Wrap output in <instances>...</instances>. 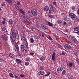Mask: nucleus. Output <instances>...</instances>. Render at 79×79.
<instances>
[{"instance_id": "nucleus-2", "label": "nucleus", "mask_w": 79, "mask_h": 79, "mask_svg": "<svg viewBox=\"0 0 79 79\" xmlns=\"http://www.w3.org/2000/svg\"><path fill=\"white\" fill-rule=\"evenodd\" d=\"M0 36L5 41H7L8 40V36L6 35H5L3 34H1Z\"/></svg>"}, {"instance_id": "nucleus-38", "label": "nucleus", "mask_w": 79, "mask_h": 79, "mask_svg": "<svg viewBox=\"0 0 79 79\" xmlns=\"http://www.w3.org/2000/svg\"><path fill=\"white\" fill-rule=\"evenodd\" d=\"M48 16L50 18L52 19L53 18V16L52 15H48Z\"/></svg>"}, {"instance_id": "nucleus-58", "label": "nucleus", "mask_w": 79, "mask_h": 79, "mask_svg": "<svg viewBox=\"0 0 79 79\" xmlns=\"http://www.w3.org/2000/svg\"><path fill=\"white\" fill-rule=\"evenodd\" d=\"M74 33H75V34H79V31H77V32H75Z\"/></svg>"}, {"instance_id": "nucleus-49", "label": "nucleus", "mask_w": 79, "mask_h": 79, "mask_svg": "<svg viewBox=\"0 0 79 79\" xmlns=\"http://www.w3.org/2000/svg\"><path fill=\"white\" fill-rule=\"evenodd\" d=\"M25 60H26L27 61H29V58L28 57H26L25 58Z\"/></svg>"}, {"instance_id": "nucleus-39", "label": "nucleus", "mask_w": 79, "mask_h": 79, "mask_svg": "<svg viewBox=\"0 0 79 79\" xmlns=\"http://www.w3.org/2000/svg\"><path fill=\"white\" fill-rule=\"evenodd\" d=\"M36 27H37L38 28H39V29H40V26L39 25H36L35 26Z\"/></svg>"}, {"instance_id": "nucleus-41", "label": "nucleus", "mask_w": 79, "mask_h": 79, "mask_svg": "<svg viewBox=\"0 0 79 79\" xmlns=\"http://www.w3.org/2000/svg\"><path fill=\"white\" fill-rule=\"evenodd\" d=\"M40 71H42V70H44V67H43L42 66L40 67Z\"/></svg>"}, {"instance_id": "nucleus-8", "label": "nucleus", "mask_w": 79, "mask_h": 79, "mask_svg": "<svg viewBox=\"0 0 79 79\" xmlns=\"http://www.w3.org/2000/svg\"><path fill=\"white\" fill-rule=\"evenodd\" d=\"M38 74L39 75H40V76L44 75V74H45V72L41 70L40 71H39L38 73Z\"/></svg>"}, {"instance_id": "nucleus-16", "label": "nucleus", "mask_w": 79, "mask_h": 79, "mask_svg": "<svg viewBox=\"0 0 79 79\" xmlns=\"http://www.w3.org/2000/svg\"><path fill=\"white\" fill-rule=\"evenodd\" d=\"M5 2H6L7 3L11 5L12 4V1L11 0H5Z\"/></svg>"}, {"instance_id": "nucleus-54", "label": "nucleus", "mask_w": 79, "mask_h": 79, "mask_svg": "<svg viewBox=\"0 0 79 79\" xmlns=\"http://www.w3.org/2000/svg\"><path fill=\"white\" fill-rule=\"evenodd\" d=\"M34 53L33 52H31L30 53V54L31 55H34Z\"/></svg>"}, {"instance_id": "nucleus-46", "label": "nucleus", "mask_w": 79, "mask_h": 79, "mask_svg": "<svg viewBox=\"0 0 79 79\" xmlns=\"http://www.w3.org/2000/svg\"><path fill=\"white\" fill-rule=\"evenodd\" d=\"M15 39L14 38H13V39L12 40V42H15Z\"/></svg>"}, {"instance_id": "nucleus-20", "label": "nucleus", "mask_w": 79, "mask_h": 79, "mask_svg": "<svg viewBox=\"0 0 79 79\" xmlns=\"http://www.w3.org/2000/svg\"><path fill=\"white\" fill-rule=\"evenodd\" d=\"M65 20L68 23H70L71 22V19L69 18H66L65 19Z\"/></svg>"}, {"instance_id": "nucleus-32", "label": "nucleus", "mask_w": 79, "mask_h": 79, "mask_svg": "<svg viewBox=\"0 0 79 79\" xmlns=\"http://www.w3.org/2000/svg\"><path fill=\"white\" fill-rule=\"evenodd\" d=\"M17 5H19L20 6H21V2H20L19 1H17Z\"/></svg>"}, {"instance_id": "nucleus-34", "label": "nucleus", "mask_w": 79, "mask_h": 79, "mask_svg": "<svg viewBox=\"0 0 79 79\" xmlns=\"http://www.w3.org/2000/svg\"><path fill=\"white\" fill-rule=\"evenodd\" d=\"M9 74L10 77H13V74L11 73H10Z\"/></svg>"}, {"instance_id": "nucleus-25", "label": "nucleus", "mask_w": 79, "mask_h": 79, "mask_svg": "<svg viewBox=\"0 0 79 79\" xmlns=\"http://www.w3.org/2000/svg\"><path fill=\"white\" fill-rule=\"evenodd\" d=\"M69 67H72L73 65V66L74 65V64H73V63H72V62H70L69 63Z\"/></svg>"}, {"instance_id": "nucleus-6", "label": "nucleus", "mask_w": 79, "mask_h": 79, "mask_svg": "<svg viewBox=\"0 0 79 79\" xmlns=\"http://www.w3.org/2000/svg\"><path fill=\"white\" fill-rule=\"evenodd\" d=\"M21 38L22 40H25L26 39L24 37V35L23 33H21Z\"/></svg>"}, {"instance_id": "nucleus-9", "label": "nucleus", "mask_w": 79, "mask_h": 79, "mask_svg": "<svg viewBox=\"0 0 79 79\" xmlns=\"http://www.w3.org/2000/svg\"><path fill=\"white\" fill-rule=\"evenodd\" d=\"M41 26L42 28L44 30H45V31H47V30H48V28L46 26H44L43 24H41Z\"/></svg>"}, {"instance_id": "nucleus-33", "label": "nucleus", "mask_w": 79, "mask_h": 79, "mask_svg": "<svg viewBox=\"0 0 79 79\" xmlns=\"http://www.w3.org/2000/svg\"><path fill=\"white\" fill-rule=\"evenodd\" d=\"M25 45L27 48H28V43H27V41H26V43L25 44Z\"/></svg>"}, {"instance_id": "nucleus-61", "label": "nucleus", "mask_w": 79, "mask_h": 79, "mask_svg": "<svg viewBox=\"0 0 79 79\" xmlns=\"http://www.w3.org/2000/svg\"><path fill=\"white\" fill-rule=\"evenodd\" d=\"M25 53H27L28 52V51H27V50H25Z\"/></svg>"}, {"instance_id": "nucleus-18", "label": "nucleus", "mask_w": 79, "mask_h": 79, "mask_svg": "<svg viewBox=\"0 0 79 79\" xmlns=\"http://www.w3.org/2000/svg\"><path fill=\"white\" fill-rule=\"evenodd\" d=\"M33 37L35 38L36 39H37V40H39L40 38V37H39V36L36 35L33 36Z\"/></svg>"}, {"instance_id": "nucleus-53", "label": "nucleus", "mask_w": 79, "mask_h": 79, "mask_svg": "<svg viewBox=\"0 0 79 79\" xmlns=\"http://www.w3.org/2000/svg\"><path fill=\"white\" fill-rule=\"evenodd\" d=\"M16 14H17V12H16V11H15L14 13V15H16Z\"/></svg>"}, {"instance_id": "nucleus-4", "label": "nucleus", "mask_w": 79, "mask_h": 79, "mask_svg": "<svg viewBox=\"0 0 79 79\" xmlns=\"http://www.w3.org/2000/svg\"><path fill=\"white\" fill-rule=\"evenodd\" d=\"M23 18L24 19L23 20V22L24 23L27 22V21H29V19L25 16H23Z\"/></svg>"}, {"instance_id": "nucleus-44", "label": "nucleus", "mask_w": 79, "mask_h": 79, "mask_svg": "<svg viewBox=\"0 0 79 79\" xmlns=\"http://www.w3.org/2000/svg\"><path fill=\"white\" fill-rule=\"evenodd\" d=\"M52 4L54 5H56V2H52Z\"/></svg>"}, {"instance_id": "nucleus-24", "label": "nucleus", "mask_w": 79, "mask_h": 79, "mask_svg": "<svg viewBox=\"0 0 79 79\" xmlns=\"http://www.w3.org/2000/svg\"><path fill=\"white\" fill-rule=\"evenodd\" d=\"M69 38L70 39H71L72 41H73V40L75 38L73 36H69Z\"/></svg>"}, {"instance_id": "nucleus-52", "label": "nucleus", "mask_w": 79, "mask_h": 79, "mask_svg": "<svg viewBox=\"0 0 79 79\" xmlns=\"http://www.w3.org/2000/svg\"><path fill=\"white\" fill-rule=\"evenodd\" d=\"M31 31H34V28H32L31 29Z\"/></svg>"}, {"instance_id": "nucleus-7", "label": "nucleus", "mask_w": 79, "mask_h": 79, "mask_svg": "<svg viewBox=\"0 0 79 79\" xmlns=\"http://www.w3.org/2000/svg\"><path fill=\"white\" fill-rule=\"evenodd\" d=\"M15 61L17 64H21L23 63L22 60L19 59H16Z\"/></svg>"}, {"instance_id": "nucleus-51", "label": "nucleus", "mask_w": 79, "mask_h": 79, "mask_svg": "<svg viewBox=\"0 0 79 79\" xmlns=\"http://www.w3.org/2000/svg\"><path fill=\"white\" fill-rule=\"evenodd\" d=\"M4 6V3H2L1 4V7L2 6Z\"/></svg>"}, {"instance_id": "nucleus-57", "label": "nucleus", "mask_w": 79, "mask_h": 79, "mask_svg": "<svg viewBox=\"0 0 79 79\" xmlns=\"http://www.w3.org/2000/svg\"><path fill=\"white\" fill-rule=\"evenodd\" d=\"M15 78H16V79H17V78H18V77L16 75H15Z\"/></svg>"}, {"instance_id": "nucleus-48", "label": "nucleus", "mask_w": 79, "mask_h": 79, "mask_svg": "<svg viewBox=\"0 0 79 79\" xmlns=\"http://www.w3.org/2000/svg\"><path fill=\"white\" fill-rule=\"evenodd\" d=\"M15 37L16 39H18L19 37L18 35H15Z\"/></svg>"}, {"instance_id": "nucleus-43", "label": "nucleus", "mask_w": 79, "mask_h": 79, "mask_svg": "<svg viewBox=\"0 0 79 79\" xmlns=\"http://www.w3.org/2000/svg\"><path fill=\"white\" fill-rule=\"evenodd\" d=\"M57 22L58 24H61V23H62V22L61 21V20H58L57 21Z\"/></svg>"}, {"instance_id": "nucleus-13", "label": "nucleus", "mask_w": 79, "mask_h": 79, "mask_svg": "<svg viewBox=\"0 0 79 79\" xmlns=\"http://www.w3.org/2000/svg\"><path fill=\"white\" fill-rule=\"evenodd\" d=\"M40 60L42 62H44V61L45 60V57L44 56H42L40 58Z\"/></svg>"}, {"instance_id": "nucleus-21", "label": "nucleus", "mask_w": 79, "mask_h": 79, "mask_svg": "<svg viewBox=\"0 0 79 79\" xmlns=\"http://www.w3.org/2000/svg\"><path fill=\"white\" fill-rule=\"evenodd\" d=\"M63 67H60L57 69V71H61L63 70Z\"/></svg>"}, {"instance_id": "nucleus-36", "label": "nucleus", "mask_w": 79, "mask_h": 79, "mask_svg": "<svg viewBox=\"0 0 79 79\" xmlns=\"http://www.w3.org/2000/svg\"><path fill=\"white\" fill-rule=\"evenodd\" d=\"M48 39H49V40H52V37H51L50 35H48Z\"/></svg>"}, {"instance_id": "nucleus-11", "label": "nucleus", "mask_w": 79, "mask_h": 79, "mask_svg": "<svg viewBox=\"0 0 79 79\" xmlns=\"http://www.w3.org/2000/svg\"><path fill=\"white\" fill-rule=\"evenodd\" d=\"M50 9L51 10H52V11H55V10L56 9L55 7L54 6L52 5H50Z\"/></svg>"}, {"instance_id": "nucleus-10", "label": "nucleus", "mask_w": 79, "mask_h": 79, "mask_svg": "<svg viewBox=\"0 0 79 79\" xmlns=\"http://www.w3.org/2000/svg\"><path fill=\"white\" fill-rule=\"evenodd\" d=\"M44 10L45 11H48L49 10V7L47 6H45L44 8Z\"/></svg>"}, {"instance_id": "nucleus-31", "label": "nucleus", "mask_w": 79, "mask_h": 79, "mask_svg": "<svg viewBox=\"0 0 79 79\" xmlns=\"http://www.w3.org/2000/svg\"><path fill=\"white\" fill-rule=\"evenodd\" d=\"M15 6L17 10H19V6H17V5L15 4Z\"/></svg>"}, {"instance_id": "nucleus-64", "label": "nucleus", "mask_w": 79, "mask_h": 79, "mask_svg": "<svg viewBox=\"0 0 79 79\" xmlns=\"http://www.w3.org/2000/svg\"><path fill=\"white\" fill-rule=\"evenodd\" d=\"M57 45L59 47H61V45L60 44H58Z\"/></svg>"}, {"instance_id": "nucleus-12", "label": "nucleus", "mask_w": 79, "mask_h": 79, "mask_svg": "<svg viewBox=\"0 0 79 79\" xmlns=\"http://www.w3.org/2000/svg\"><path fill=\"white\" fill-rule=\"evenodd\" d=\"M56 55V53L55 52H53V54L52 55V59L53 61H55V56Z\"/></svg>"}, {"instance_id": "nucleus-22", "label": "nucleus", "mask_w": 79, "mask_h": 79, "mask_svg": "<svg viewBox=\"0 0 79 79\" xmlns=\"http://www.w3.org/2000/svg\"><path fill=\"white\" fill-rule=\"evenodd\" d=\"M74 31H78L79 30V27H75L74 28Z\"/></svg>"}, {"instance_id": "nucleus-23", "label": "nucleus", "mask_w": 79, "mask_h": 79, "mask_svg": "<svg viewBox=\"0 0 79 79\" xmlns=\"http://www.w3.org/2000/svg\"><path fill=\"white\" fill-rule=\"evenodd\" d=\"M8 23H9V24L11 25V24H13V21L11 19H9L8 21Z\"/></svg>"}, {"instance_id": "nucleus-50", "label": "nucleus", "mask_w": 79, "mask_h": 79, "mask_svg": "<svg viewBox=\"0 0 79 79\" xmlns=\"http://www.w3.org/2000/svg\"><path fill=\"white\" fill-rule=\"evenodd\" d=\"M20 77H24V76L23 75V74H21L20 75Z\"/></svg>"}, {"instance_id": "nucleus-55", "label": "nucleus", "mask_w": 79, "mask_h": 79, "mask_svg": "<svg viewBox=\"0 0 79 79\" xmlns=\"http://www.w3.org/2000/svg\"><path fill=\"white\" fill-rule=\"evenodd\" d=\"M27 22L28 23H30V24H32V22L31 21H30V20L29 19V21H27Z\"/></svg>"}, {"instance_id": "nucleus-35", "label": "nucleus", "mask_w": 79, "mask_h": 79, "mask_svg": "<svg viewBox=\"0 0 79 79\" xmlns=\"http://www.w3.org/2000/svg\"><path fill=\"white\" fill-rule=\"evenodd\" d=\"M60 55H65V52H64V51H62V53H60Z\"/></svg>"}, {"instance_id": "nucleus-45", "label": "nucleus", "mask_w": 79, "mask_h": 79, "mask_svg": "<svg viewBox=\"0 0 79 79\" xmlns=\"http://www.w3.org/2000/svg\"><path fill=\"white\" fill-rule=\"evenodd\" d=\"M1 23L3 24H5V23H6L5 21H2L1 22Z\"/></svg>"}, {"instance_id": "nucleus-42", "label": "nucleus", "mask_w": 79, "mask_h": 79, "mask_svg": "<svg viewBox=\"0 0 79 79\" xmlns=\"http://www.w3.org/2000/svg\"><path fill=\"white\" fill-rule=\"evenodd\" d=\"M29 62H26L25 63V65L26 66H28L29 65Z\"/></svg>"}, {"instance_id": "nucleus-1", "label": "nucleus", "mask_w": 79, "mask_h": 79, "mask_svg": "<svg viewBox=\"0 0 79 79\" xmlns=\"http://www.w3.org/2000/svg\"><path fill=\"white\" fill-rule=\"evenodd\" d=\"M70 18H71L73 20H76L77 19V16L73 13H70L69 14Z\"/></svg>"}, {"instance_id": "nucleus-59", "label": "nucleus", "mask_w": 79, "mask_h": 79, "mask_svg": "<svg viewBox=\"0 0 79 79\" xmlns=\"http://www.w3.org/2000/svg\"><path fill=\"white\" fill-rule=\"evenodd\" d=\"M66 24V22H64L63 23V25H65V24Z\"/></svg>"}, {"instance_id": "nucleus-30", "label": "nucleus", "mask_w": 79, "mask_h": 79, "mask_svg": "<svg viewBox=\"0 0 79 79\" xmlns=\"http://www.w3.org/2000/svg\"><path fill=\"white\" fill-rule=\"evenodd\" d=\"M54 11L52 10H49V13L50 14H53V12H54Z\"/></svg>"}, {"instance_id": "nucleus-62", "label": "nucleus", "mask_w": 79, "mask_h": 79, "mask_svg": "<svg viewBox=\"0 0 79 79\" xmlns=\"http://www.w3.org/2000/svg\"><path fill=\"white\" fill-rule=\"evenodd\" d=\"M77 13L79 15V9L77 11Z\"/></svg>"}, {"instance_id": "nucleus-47", "label": "nucleus", "mask_w": 79, "mask_h": 79, "mask_svg": "<svg viewBox=\"0 0 79 79\" xmlns=\"http://www.w3.org/2000/svg\"><path fill=\"white\" fill-rule=\"evenodd\" d=\"M3 61V58L0 57V62H2Z\"/></svg>"}, {"instance_id": "nucleus-14", "label": "nucleus", "mask_w": 79, "mask_h": 79, "mask_svg": "<svg viewBox=\"0 0 79 79\" xmlns=\"http://www.w3.org/2000/svg\"><path fill=\"white\" fill-rule=\"evenodd\" d=\"M15 47H16V48L17 49V53H19V46H18V44H16L15 45Z\"/></svg>"}, {"instance_id": "nucleus-60", "label": "nucleus", "mask_w": 79, "mask_h": 79, "mask_svg": "<svg viewBox=\"0 0 79 79\" xmlns=\"http://www.w3.org/2000/svg\"><path fill=\"white\" fill-rule=\"evenodd\" d=\"M44 35H44V34L42 33V36L43 37H44Z\"/></svg>"}, {"instance_id": "nucleus-63", "label": "nucleus", "mask_w": 79, "mask_h": 79, "mask_svg": "<svg viewBox=\"0 0 79 79\" xmlns=\"http://www.w3.org/2000/svg\"><path fill=\"white\" fill-rule=\"evenodd\" d=\"M68 79H73V78H71V77H69Z\"/></svg>"}, {"instance_id": "nucleus-19", "label": "nucleus", "mask_w": 79, "mask_h": 79, "mask_svg": "<svg viewBox=\"0 0 79 79\" xmlns=\"http://www.w3.org/2000/svg\"><path fill=\"white\" fill-rule=\"evenodd\" d=\"M6 26H2L1 27V29L2 31H5L6 30Z\"/></svg>"}, {"instance_id": "nucleus-29", "label": "nucleus", "mask_w": 79, "mask_h": 79, "mask_svg": "<svg viewBox=\"0 0 79 79\" xmlns=\"http://www.w3.org/2000/svg\"><path fill=\"white\" fill-rule=\"evenodd\" d=\"M9 56L10 58H14V56L11 54V53H10V54L9 55Z\"/></svg>"}, {"instance_id": "nucleus-5", "label": "nucleus", "mask_w": 79, "mask_h": 79, "mask_svg": "<svg viewBox=\"0 0 79 79\" xmlns=\"http://www.w3.org/2000/svg\"><path fill=\"white\" fill-rule=\"evenodd\" d=\"M64 47L66 50H68V49H70L71 48V46L70 45L68 44H66L64 45Z\"/></svg>"}, {"instance_id": "nucleus-15", "label": "nucleus", "mask_w": 79, "mask_h": 79, "mask_svg": "<svg viewBox=\"0 0 79 79\" xmlns=\"http://www.w3.org/2000/svg\"><path fill=\"white\" fill-rule=\"evenodd\" d=\"M20 48L21 50H22V51H24V50H25V49H26V47H25L24 45H21Z\"/></svg>"}, {"instance_id": "nucleus-37", "label": "nucleus", "mask_w": 79, "mask_h": 79, "mask_svg": "<svg viewBox=\"0 0 79 79\" xmlns=\"http://www.w3.org/2000/svg\"><path fill=\"white\" fill-rule=\"evenodd\" d=\"M72 42H75V43H77V40H76V39L75 38L74 39V40H73Z\"/></svg>"}, {"instance_id": "nucleus-3", "label": "nucleus", "mask_w": 79, "mask_h": 79, "mask_svg": "<svg viewBox=\"0 0 79 79\" xmlns=\"http://www.w3.org/2000/svg\"><path fill=\"white\" fill-rule=\"evenodd\" d=\"M31 13L33 16H36L37 15V10L35 9H31Z\"/></svg>"}, {"instance_id": "nucleus-40", "label": "nucleus", "mask_w": 79, "mask_h": 79, "mask_svg": "<svg viewBox=\"0 0 79 79\" xmlns=\"http://www.w3.org/2000/svg\"><path fill=\"white\" fill-rule=\"evenodd\" d=\"M72 9L73 11H76V7L74 6H73L72 7Z\"/></svg>"}, {"instance_id": "nucleus-17", "label": "nucleus", "mask_w": 79, "mask_h": 79, "mask_svg": "<svg viewBox=\"0 0 79 79\" xmlns=\"http://www.w3.org/2000/svg\"><path fill=\"white\" fill-rule=\"evenodd\" d=\"M20 11L21 13H22L23 15H25V12H24V11L23 10L21 9H20Z\"/></svg>"}, {"instance_id": "nucleus-26", "label": "nucleus", "mask_w": 79, "mask_h": 79, "mask_svg": "<svg viewBox=\"0 0 79 79\" xmlns=\"http://www.w3.org/2000/svg\"><path fill=\"white\" fill-rule=\"evenodd\" d=\"M48 25L49 26H51V27H53V24L50 23V22H48Z\"/></svg>"}, {"instance_id": "nucleus-56", "label": "nucleus", "mask_w": 79, "mask_h": 79, "mask_svg": "<svg viewBox=\"0 0 79 79\" xmlns=\"http://www.w3.org/2000/svg\"><path fill=\"white\" fill-rule=\"evenodd\" d=\"M53 73L55 75H57V73L55 72H53Z\"/></svg>"}, {"instance_id": "nucleus-27", "label": "nucleus", "mask_w": 79, "mask_h": 79, "mask_svg": "<svg viewBox=\"0 0 79 79\" xmlns=\"http://www.w3.org/2000/svg\"><path fill=\"white\" fill-rule=\"evenodd\" d=\"M30 41L32 44H33V43H34V39L33 38H30Z\"/></svg>"}, {"instance_id": "nucleus-28", "label": "nucleus", "mask_w": 79, "mask_h": 79, "mask_svg": "<svg viewBox=\"0 0 79 79\" xmlns=\"http://www.w3.org/2000/svg\"><path fill=\"white\" fill-rule=\"evenodd\" d=\"M66 70H64L62 73V75H65V74H66Z\"/></svg>"}]
</instances>
